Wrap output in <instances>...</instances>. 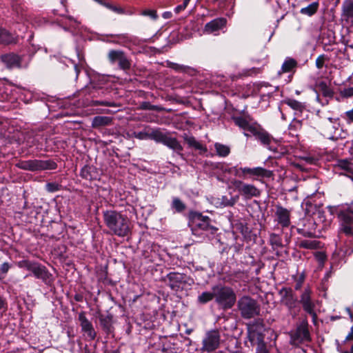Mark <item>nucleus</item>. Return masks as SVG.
Masks as SVG:
<instances>
[{
  "mask_svg": "<svg viewBox=\"0 0 353 353\" xmlns=\"http://www.w3.org/2000/svg\"><path fill=\"white\" fill-rule=\"evenodd\" d=\"M189 225L191 227L192 234L199 235L198 230L210 231L214 233L216 231V228L212 226L210 219L207 216H203L201 213L191 211L188 214Z\"/></svg>",
  "mask_w": 353,
  "mask_h": 353,
  "instance_id": "obj_5",
  "label": "nucleus"
},
{
  "mask_svg": "<svg viewBox=\"0 0 353 353\" xmlns=\"http://www.w3.org/2000/svg\"><path fill=\"white\" fill-rule=\"evenodd\" d=\"M265 330L262 325L254 324L248 327V337L252 345H256L257 347L264 344V336L262 331Z\"/></svg>",
  "mask_w": 353,
  "mask_h": 353,
  "instance_id": "obj_16",
  "label": "nucleus"
},
{
  "mask_svg": "<svg viewBox=\"0 0 353 353\" xmlns=\"http://www.w3.org/2000/svg\"><path fill=\"white\" fill-rule=\"evenodd\" d=\"M238 308L244 319H251L260 312L257 301L249 296H243L239 299Z\"/></svg>",
  "mask_w": 353,
  "mask_h": 353,
  "instance_id": "obj_7",
  "label": "nucleus"
},
{
  "mask_svg": "<svg viewBox=\"0 0 353 353\" xmlns=\"http://www.w3.org/2000/svg\"><path fill=\"white\" fill-rule=\"evenodd\" d=\"M297 62L292 58H287L281 66L282 72H292L294 68H296Z\"/></svg>",
  "mask_w": 353,
  "mask_h": 353,
  "instance_id": "obj_33",
  "label": "nucleus"
},
{
  "mask_svg": "<svg viewBox=\"0 0 353 353\" xmlns=\"http://www.w3.org/2000/svg\"><path fill=\"white\" fill-rule=\"evenodd\" d=\"M319 8V3L317 2H313L308 5L307 7L301 9L300 12L303 14L307 16H312L317 11Z\"/></svg>",
  "mask_w": 353,
  "mask_h": 353,
  "instance_id": "obj_36",
  "label": "nucleus"
},
{
  "mask_svg": "<svg viewBox=\"0 0 353 353\" xmlns=\"http://www.w3.org/2000/svg\"><path fill=\"white\" fill-rule=\"evenodd\" d=\"M103 219L105 226L112 234L125 237L130 233V221L123 212L115 210L103 211Z\"/></svg>",
  "mask_w": 353,
  "mask_h": 353,
  "instance_id": "obj_1",
  "label": "nucleus"
},
{
  "mask_svg": "<svg viewBox=\"0 0 353 353\" xmlns=\"http://www.w3.org/2000/svg\"><path fill=\"white\" fill-rule=\"evenodd\" d=\"M321 243L316 240H302L299 242V247L305 249H317L320 248Z\"/></svg>",
  "mask_w": 353,
  "mask_h": 353,
  "instance_id": "obj_35",
  "label": "nucleus"
},
{
  "mask_svg": "<svg viewBox=\"0 0 353 353\" xmlns=\"http://www.w3.org/2000/svg\"><path fill=\"white\" fill-rule=\"evenodd\" d=\"M346 115L351 121H353V109L346 112Z\"/></svg>",
  "mask_w": 353,
  "mask_h": 353,
  "instance_id": "obj_57",
  "label": "nucleus"
},
{
  "mask_svg": "<svg viewBox=\"0 0 353 353\" xmlns=\"http://www.w3.org/2000/svg\"><path fill=\"white\" fill-rule=\"evenodd\" d=\"M46 189L49 192H54L60 190V185L57 183H48Z\"/></svg>",
  "mask_w": 353,
  "mask_h": 353,
  "instance_id": "obj_46",
  "label": "nucleus"
},
{
  "mask_svg": "<svg viewBox=\"0 0 353 353\" xmlns=\"http://www.w3.org/2000/svg\"><path fill=\"white\" fill-rule=\"evenodd\" d=\"M232 183L245 199L260 196L261 191L253 184L245 183L240 180H234Z\"/></svg>",
  "mask_w": 353,
  "mask_h": 353,
  "instance_id": "obj_10",
  "label": "nucleus"
},
{
  "mask_svg": "<svg viewBox=\"0 0 353 353\" xmlns=\"http://www.w3.org/2000/svg\"><path fill=\"white\" fill-rule=\"evenodd\" d=\"M212 290L214 291L216 303L221 309L226 310L234 305L236 296L232 288L219 284L214 285Z\"/></svg>",
  "mask_w": 353,
  "mask_h": 353,
  "instance_id": "obj_3",
  "label": "nucleus"
},
{
  "mask_svg": "<svg viewBox=\"0 0 353 353\" xmlns=\"http://www.w3.org/2000/svg\"><path fill=\"white\" fill-rule=\"evenodd\" d=\"M340 231L347 236H353V216L348 212L339 214Z\"/></svg>",
  "mask_w": 353,
  "mask_h": 353,
  "instance_id": "obj_17",
  "label": "nucleus"
},
{
  "mask_svg": "<svg viewBox=\"0 0 353 353\" xmlns=\"http://www.w3.org/2000/svg\"><path fill=\"white\" fill-rule=\"evenodd\" d=\"M1 60L8 68L21 67V59L15 54H3L1 57Z\"/></svg>",
  "mask_w": 353,
  "mask_h": 353,
  "instance_id": "obj_24",
  "label": "nucleus"
},
{
  "mask_svg": "<svg viewBox=\"0 0 353 353\" xmlns=\"http://www.w3.org/2000/svg\"><path fill=\"white\" fill-rule=\"evenodd\" d=\"M16 166L24 170L32 172L41 171L46 170H54L57 168V163L52 160H26L20 161L16 164Z\"/></svg>",
  "mask_w": 353,
  "mask_h": 353,
  "instance_id": "obj_6",
  "label": "nucleus"
},
{
  "mask_svg": "<svg viewBox=\"0 0 353 353\" xmlns=\"http://www.w3.org/2000/svg\"><path fill=\"white\" fill-rule=\"evenodd\" d=\"M343 17L346 20L353 21V1L346 0L342 5Z\"/></svg>",
  "mask_w": 353,
  "mask_h": 353,
  "instance_id": "obj_26",
  "label": "nucleus"
},
{
  "mask_svg": "<svg viewBox=\"0 0 353 353\" xmlns=\"http://www.w3.org/2000/svg\"><path fill=\"white\" fill-rule=\"evenodd\" d=\"M6 305L5 299L0 295V309L3 308Z\"/></svg>",
  "mask_w": 353,
  "mask_h": 353,
  "instance_id": "obj_58",
  "label": "nucleus"
},
{
  "mask_svg": "<svg viewBox=\"0 0 353 353\" xmlns=\"http://www.w3.org/2000/svg\"><path fill=\"white\" fill-rule=\"evenodd\" d=\"M112 119L106 116L94 117L92 121V127L94 128L111 125Z\"/></svg>",
  "mask_w": 353,
  "mask_h": 353,
  "instance_id": "obj_27",
  "label": "nucleus"
},
{
  "mask_svg": "<svg viewBox=\"0 0 353 353\" xmlns=\"http://www.w3.org/2000/svg\"><path fill=\"white\" fill-rule=\"evenodd\" d=\"M190 0H184L183 1V3L182 4H183L185 6V7H187L189 2H190Z\"/></svg>",
  "mask_w": 353,
  "mask_h": 353,
  "instance_id": "obj_61",
  "label": "nucleus"
},
{
  "mask_svg": "<svg viewBox=\"0 0 353 353\" xmlns=\"http://www.w3.org/2000/svg\"><path fill=\"white\" fill-rule=\"evenodd\" d=\"M168 65L170 68L174 70L176 72H186L190 69V67L188 66L176 63H169Z\"/></svg>",
  "mask_w": 353,
  "mask_h": 353,
  "instance_id": "obj_43",
  "label": "nucleus"
},
{
  "mask_svg": "<svg viewBox=\"0 0 353 353\" xmlns=\"http://www.w3.org/2000/svg\"><path fill=\"white\" fill-rule=\"evenodd\" d=\"M317 88L322 92L325 97L332 98L334 96L333 90L327 85L325 81H321L316 84Z\"/></svg>",
  "mask_w": 353,
  "mask_h": 353,
  "instance_id": "obj_31",
  "label": "nucleus"
},
{
  "mask_svg": "<svg viewBox=\"0 0 353 353\" xmlns=\"http://www.w3.org/2000/svg\"><path fill=\"white\" fill-rule=\"evenodd\" d=\"M214 299V291L203 292L198 296V302L201 304H205Z\"/></svg>",
  "mask_w": 353,
  "mask_h": 353,
  "instance_id": "obj_39",
  "label": "nucleus"
},
{
  "mask_svg": "<svg viewBox=\"0 0 353 353\" xmlns=\"http://www.w3.org/2000/svg\"><path fill=\"white\" fill-rule=\"evenodd\" d=\"M220 334L217 330L207 332L202 341V350L211 352L218 348L220 343Z\"/></svg>",
  "mask_w": 353,
  "mask_h": 353,
  "instance_id": "obj_11",
  "label": "nucleus"
},
{
  "mask_svg": "<svg viewBox=\"0 0 353 353\" xmlns=\"http://www.w3.org/2000/svg\"><path fill=\"white\" fill-rule=\"evenodd\" d=\"M283 103L290 107L292 110L300 113H301L305 108V105L303 103L294 99H286L283 101Z\"/></svg>",
  "mask_w": 353,
  "mask_h": 353,
  "instance_id": "obj_30",
  "label": "nucleus"
},
{
  "mask_svg": "<svg viewBox=\"0 0 353 353\" xmlns=\"http://www.w3.org/2000/svg\"><path fill=\"white\" fill-rule=\"evenodd\" d=\"M214 148L216 149L217 154L222 157H227L230 152V149L228 145L219 143H216L214 144Z\"/></svg>",
  "mask_w": 353,
  "mask_h": 353,
  "instance_id": "obj_37",
  "label": "nucleus"
},
{
  "mask_svg": "<svg viewBox=\"0 0 353 353\" xmlns=\"http://www.w3.org/2000/svg\"><path fill=\"white\" fill-rule=\"evenodd\" d=\"M232 119L237 126L240 128L251 133V128H255L256 125L250 124L245 118L242 117H234Z\"/></svg>",
  "mask_w": 353,
  "mask_h": 353,
  "instance_id": "obj_29",
  "label": "nucleus"
},
{
  "mask_svg": "<svg viewBox=\"0 0 353 353\" xmlns=\"http://www.w3.org/2000/svg\"><path fill=\"white\" fill-rule=\"evenodd\" d=\"M78 320L80 323L81 332L85 335L89 340H94L97 337V332L92 322L87 318L85 312L82 311L78 314Z\"/></svg>",
  "mask_w": 353,
  "mask_h": 353,
  "instance_id": "obj_14",
  "label": "nucleus"
},
{
  "mask_svg": "<svg viewBox=\"0 0 353 353\" xmlns=\"http://www.w3.org/2000/svg\"><path fill=\"white\" fill-rule=\"evenodd\" d=\"M172 208L175 209L177 212H181L185 209L186 206L179 198L174 197L172 199Z\"/></svg>",
  "mask_w": 353,
  "mask_h": 353,
  "instance_id": "obj_41",
  "label": "nucleus"
},
{
  "mask_svg": "<svg viewBox=\"0 0 353 353\" xmlns=\"http://www.w3.org/2000/svg\"><path fill=\"white\" fill-rule=\"evenodd\" d=\"M352 216H353V209H350L348 212Z\"/></svg>",
  "mask_w": 353,
  "mask_h": 353,
  "instance_id": "obj_63",
  "label": "nucleus"
},
{
  "mask_svg": "<svg viewBox=\"0 0 353 353\" xmlns=\"http://www.w3.org/2000/svg\"><path fill=\"white\" fill-rule=\"evenodd\" d=\"M225 18H216L207 23L204 27V32L208 34H215L226 26Z\"/></svg>",
  "mask_w": 353,
  "mask_h": 353,
  "instance_id": "obj_21",
  "label": "nucleus"
},
{
  "mask_svg": "<svg viewBox=\"0 0 353 353\" xmlns=\"http://www.w3.org/2000/svg\"><path fill=\"white\" fill-rule=\"evenodd\" d=\"M266 332H267V334H268L270 335V336L271 338H273V344L272 345H276V338H277L276 333L273 330H271V329L267 330Z\"/></svg>",
  "mask_w": 353,
  "mask_h": 353,
  "instance_id": "obj_51",
  "label": "nucleus"
},
{
  "mask_svg": "<svg viewBox=\"0 0 353 353\" xmlns=\"http://www.w3.org/2000/svg\"><path fill=\"white\" fill-rule=\"evenodd\" d=\"M172 16V14L171 12L170 11H166V12H164L162 14V17L165 19H170Z\"/></svg>",
  "mask_w": 353,
  "mask_h": 353,
  "instance_id": "obj_55",
  "label": "nucleus"
},
{
  "mask_svg": "<svg viewBox=\"0 0 353 353\" xmlns=\"http://www.w3.org/2000/svg\"><path fill=\"white\" fill-rule=\"evenodd\" d=\"M99 325L102 330L107 334H111L114 330L113 315L108 313L106 314H99L98 316Z\"/></svg>",
  "mask_w": 353,
  "mask_h": 353,
  "instance_id": "obj_22",
  "label": "nucleus"
},
{
  "mask_svg": "<svg viewBox=\"0 0 353 353\" xmlns=\"http://www.w3.org/2000/svg\"><path fill=\"white\" fill-rule=\"evenodd\" d=\"M182 137H183V140L185 141V142L190 147L194 148L196 150L206 151V148L202 144H201L199 141H197L193 136L190 135L188 133H184L182 135Z\"/></svg>",
  "mask_w": 353,
  "mask_h": 353,
  "instance_id": "obj_28",
  "label": "nucleus"
},
{
  "mask_svg": "<svg viewBox=\"0 0 353 353\" xmlns=\"http://www.w3.org/2000/svg\"><path fill=\"white\" fill-rule=\"evenodd\" d=\"M251 134L261 142V143L270 150H274L271 144L274 141V139L264 129L259 125L251 128Z\"/></svg>",
  "mask_w": 353,
  "mask_h": 353,
  "instance_id": "obj_15",
  "label": "nucleus"
},
{
  "mask_svg": "<svg viewBox=\"0 0 353 353\" xmlns=\"http://www.w3.org/2000/svg\"><path fill=\"white\" fill-rule=\"evenodd\" d=\"M185 8H186V7H185V6L183 4L179 5L178 6H176L174 8V12L176 14H179L180 12H181L182 10H185Z\"/></svg>",
  "mask_w": 353,
  "mask_h": 353,
  "instance_id": "obj_53",
  "label": "nucleus"
},
{
  "mask_svg": "<svg viewBox=\"0 0 353 353\" xmlns=\"http://www.w3.org/2000/svg\"><path fill=\"white\" fill-rule=\"evenodd\" d=\"M353 340V326L351 327L350 333L345 338V341H352Z\"/></svg>",
  "mask_w": 353,
  "mask_h": 353,
  "instance_id": "obj_56",
  "label": "nucleus"
},
{
  "mask_svg": "<svg viewBox=\"0 0 353 353\" xmlns=\"http://www.w3.org/2000/svg\"><path fill=\"white\" fill-rule=\"evenodd\" d=\"M279 294L281 297V303L287 307L289 311H292L296 307L299 301L291 288H283L279 290Z\"/></svg>",
  "mask_w": 353,
  "mask_h": 353,
  "instance_id": "obj_12",
  "label": "nucleus"
},
{
  "mask_svg": "<svg viewBox=\"0 0 353 353\" xmlns=\"http://www.w3.org/2000/svg\"><path fill=\"white\" fill-rule=\"evenodd\" d=\"M18 266L31 272L35 278L41 279L47 285H50L53 282L52 274L46 266L38 262L23 260L18 263Z\"/></svg>",
  "mask_w": 353,
  "mask_h": 353,
  "instance_id": "obj_4",
  "label": "nucleus"
},
{
  "mask_svg": "<svg viewBox=\"0 0 353 353\" xmlns=\"http://www.w3.org/2000/svg\"><path fill=\"white\" fill-rule=\"evenodd\" d=\"M270 243L273 249L283 246L281 236L279 234L274 233H271L270 235Z\"/></svg>",
  "mask_w": 353,
  "mask_h": 353,
  "instance_id": "obj_40",
  "label": "nucleus"
},
{
  "mask_svg": "<svg viewBox=\"0 0 353 353\" xmlns=\"http://www.w3.org/2000/svg\"><path fill=\"white\" fill-rule=\"evenodd\" d=\"M108 59L110 64H118L119 69L123 70H129L131 67V62L125 52L120 50H111L108 53Z\"/></svg>",
  "mask_w": 353,
  "mask_h": 353,
  "instance_id": "obj_9",
  "label": "nucleus"
},
{
  "mask_svg": "<svg viewBox=\"0 0 353 353\" xmlns=\"http://www.w3.org/2000/svg\"><path fill=\"white\" fill-rule=\"evenodd\" d=\"M232 172L231 174H233L235 176L243 178V175L242 174L243 168H238L237 166H232Z\"/></svg>",
  "mask_w": 353,
  "mask_h": 353,
  "instance_id": "obj_47",
  "label": "nucleus"
},
{
  "mask_svg": "<svg viewBox=\"0 0 353 353\" xmlns=\"http://www.w3.org/2000/svg\"><path fill=\"white\" fill-rule=\"evenodd\" d=\"M347 312L349 313L350 318H351V319H352L353 315H352V312H351V311H350V308H347Z\"/></svg>",
  "mask_w": 353,
  "mask_h": 353,
  "instance_id": "obj_62",
  "label": "nucleus"
},
{
  "mask_svg": "<svg viewBox=\"0 0 353 353\" xmlns=\"http://www.w3.org/2000/svg\"><path fill=\"white\" fill-rule=\"evenodd\" d=\"M328 59L326 57V56L325 54H321L320 56H319L316 59V66L318 69H321L323 65H324V63L325 62V61H327Z\"/></svg>",
  "mask_w": 353,
  "mask_h": 353,
  "instance_id": "obj_45",
  "label": "nucleus"
},
{
  "mask_svg": "<svg viewBox=\"0 0 353 353\" xmlns=\"http://www.w3.org/2000/svg\"><path fill=\"white\" fill-rule=\"evenodd\" d=\"M349 353H353V345H352V347L350 348V351L349 352Z\"/></svg>",
  "mask_w": 353,
  "mask_h": 353,
  "instance_id": "obj_64",
  "label": "nucleus"
},
{
  "mask_svg": "<svg viewBox=\"0 0 353 353\" xmlns=\"http://www.w3.org/2000/svg\"><path fill=\"white\" fill-rule=\"evenodd\" d=\"M311 293L312 292L309 288L305 289L301 295L300 303L302 304L304 311L310 314L313 319H315L316 317V314L314 312L315 305L312 300Z\"/></svg>",
  "mask_w": 353,
  "mask_h": 353,
  "instance_id": "obj_18",
  "label": "nucleus"
},
{
  "mask_svg": "<svg viewBox=\"0 0 353 353\" xmlns=\"http://www.w3.org/2000/svg\"><path fill=\"white\" fill-rule=\"evenodd\" d=\"M256 351L257 353H269V351L267 350L265 343L258 346Z\"/></svg>",
  "mask_w": 353,
  "mask_h": 353,
  "instance_id": "obj_52",
  "label": "nucleus"
},
{
  "mask_svg": "<svg viewBox=\"0 0 353 353\" xmlns=\"http://www.w3.org/2000/svg\"><path fill=\"white\" fill-rule=\"evenodd\" d=\"M80 176L88 181L96 180L99 177V173L94 166L85 165L80 171Z\"/></svg>",
  "mask_w": 353,
  "mask_h": 353,
  "instance_id": "obj_25",
  "label": "nucleus"
},
{
  "mask_svg": "<svg viewBox=\"0 0 353 353\" xmlns=\"http://www.w3.org/2000/svg\"><path fill=\"white\" fill-rule=\"evenodd\" d=\"M239 200V196H231L228 198L226 196H223L221 199V205L223 207H232Z\"/></svg>",
  "mask_w": 353,
  "mask_h": 353,
  "instance_id": "obj_38",
  "label": "nucleus"
},
{
  "mask_svg": "<svg viewBox=\"0 0 353 353\" xmlns=\"http://www.w3.org/2000/svg\"><path fill=\"white\" fill-rule=\"evenodd\" d=\"M99 2L101 5L104 6L105 8L112 10L114 12H116L119 14H125L124 10L121 7L113 5L110 3L102 2V1H99Z\"/></svg>",
  "mask_w": 353,
  "mask_h": 353,
  "instance_id": "obj_42",
  "label": "nucleus"
},
{
  "mask_svg": "<svg viewBox=\"0 0 353 353\" xmlns=\"http://www.w3.org/2000/svg\"><path fill=\"white\" fill-rule=\"evenodd\" d=\"M141 14L145 17H149L152 20H157L158 19L157 12L155 10L145 9L143 10Z\"/></svg>",
  "mask_w": 353,
  "mask_h": 353,
  "instance_id": "obj_44",
  "label": "nucleus"
},
{
  "mask_svg": "<svg viewBox=\"0 0 353 353\" xmlns=\"http://www.w3.org/2000/svg\"><path fill=\"white\" fill-rule=\"evenodd\" d=\"M341 94L345 97H350L353 96V88H344L341 91Z\"/></svg>",
  "mask_w": 353,
  "mask_h": 353,
  "instance_id": "obj_48",
  "label": "nucleus"
},
{
  "mask_svg": "<svg viewBox=\"0 0 353 353\" xmlns=\"http://www.w3.org/2000/svg\"><path fill=\"white\" fill-rule=\"evenodd\" d=\"M291 339L294 344L310 341V336L307 325L304 323L300 325L292 335Z\"/></svg>",
  "mask_w": 353,
  "mask_h": 353,
  "instance_id": "obj_20",
  "label": "nucleus"
},
{
  "mask_svg": "<svg viewBox=\"0 0 353 353\" xmlns=\"http://www.w3.org/2000/svg\"><path fill=\"white\" fill-rule=\"evenodd\" d=\"M94 104H96V105H104L110 106V103L108 102H105V101H94Z\"/></svg>",
  "mask_w": 353,
  "mask_h": 353,
  "instance_id": "obj_59",
  "label": "nucleus"
},
{
  "mask_svg": "<svg viewBox=\"0 0 353 353\" xmlns=\"http://www.w3.org/2000/svg\"><path fill=\"white\" fill-rule=\"evenodd\" d=\"M302 283H303L302 281H299L296 283V284L295 285V287H294L296 290H298L301 288V287L302 285Z\"/></svg>",
  "mask_w": 353,
  "mask_h": 353,
  "instance_id": "obj_60",
  "label": "nucleus"
},
{
  "mask_svg": "<svg viewBox=\"0 0 353 353\" xmlns=\"http://www.w3.org/2000/svg\"><path fill=\"white\" fill-rule=\"evenodd\" d=\"M10 268V265L8 263H7V262L3 263L0 267V272L2 274V276H4V275L8 273Z\"/></svg>",
  "mask_w": 353,
  "mask_h": 353,
  "instance_id": "obj_49",
  "label": "nucleus"
},
{
  "mask_svg": "<svg viewBox=\"0 0 353 353\" xmlns=\"http://www.w3.org/2000/svg\"><path fill=\"white\" fill-rule=\"evenodd\" d=\"M336 167L345 171L348 174H353V163L351 161L346 159L338 160Z\"/></svg>",
  "mask_w": 353,
  "mask_h": 353,
  "instance_id": "obj_32",
  "label": "nucleus"
},
{
  "mask_svg": "<svg viewBox=\"0 0 353 353\" xmlns=\"http://www.w3.org/2000/svg\"><path fill=\"white\" fill-rule=\"evenodd\" d=\"M134 136L139 140L150 139L156 143H161L183 157L182 145L176 138L170 136L169 132H163L160 128H149L148 130L134 132Z\"/></svg>",
  "mask_w": 353,
  "mask_h": 353,
  "instance_id": "obj_2",
  "label": "nucleus"
},
{
  "mask_svg": "<svg viewBox=\"0 0 353 353\" xmlns=\"http://www.w3.org/2000/svg\"><path fill=\"white\" fill-rule=\"evenodd\" d=\"M167 279L169 287L172 290L177 291L184 281V274L179 272H170L167 275Z\"/></svg>",
  "mask_w": 353,
  "mask_h": 353,
  "instance_id": "obj_23",
  "label": "nucleus"
},
{
  "mask_svg": "<svg viewBox=\"0 0 353 353\" xmlns=\"http://www.w3.org/2000/svg\"><path fill=\"white\" fill-rule=\"evenodd\" d=\"M143 108L149 109V110H157V107L155 105H150L148 103H146L143 105Z\"/></svg>",
  "mask_w": 353,
  "mask_h": 353,
  "instance_id": "obj_54",
  "label": "nucleus"
},
{
  "mask_svg": "<svg viewBox=\"0 0 353 353\" xmlns=\"http://www.w3.org/2000/svg\"><path fill=\"white\" fill-rule=\"evenodd\" d=\"M14 42V37L9 32L0 28V43L10 44Z\"/></svg>",
  "mask_w": 353,
  "mask_h": 353,
  "instance_id": "obj_34",
  "label": "nucleus"
},
{
  "mask_svg": "<svg viewBox=\"0 0 353 353\" xmlns=\"http://www.w3.org/2000/svg\"><path fill=\"white\" fill-rule=\"evenodd\" d=\"M275 221L280 225L282 228L290 226V211L281 205L276 206Z\"/></svg>",
  "mask_w": 353,
  "mask_h": 353,
  "instance_id": "obj_19",
  "label": "nucleus"
},
{
  "mask_svg": "<svg viewBox=\"0 0 353 353\" xmlns=\"http://www.w3.org/2000/svg\"><path fill=\"white\" fill-rule=\"evenodd\" d=\"M218 168L223 173H230V174L232 172V167L229 166L227 164H225V163L221 164Z\"/></svg>",
  "mask_w": 353,
  "mask_h": 353,
  "instance_id": "obj_50",
  "label": "nucleus"
},
{
  "mask_svg": "<svg viewBox=\"0 0 353 353\" xmlns=\"http://www.w3.org/2000/svg\"><path fill=\"white\" fill-rule=\"evenodd\" d=\"M243 179L251 178L258 180L259 178H270L272 176V172L262 167L248 168L244 167L242 170Z\"/></svg>",
  "mask_w": 353,
  "mask_h": 353,
  "instance_id": "obj_13",
  "label": "nucleus"
},
{
  "mask_svg": "<svg viewBox=\"0 0 353 353\" xmlns=\"http://www.w3.org/2000/svg\"><path fill=\"white\" fill-rule=\"evenodd\" d=\"M317 225L312 217H305L300 220L297 232L305 237L316 238L319 236L316 230Z\"/></svg>",
  "mask_w": 353,
  "mask_h": 353,
  "instance_id": "obj_8",
  "label": "nucleus"
}]
</instances>
